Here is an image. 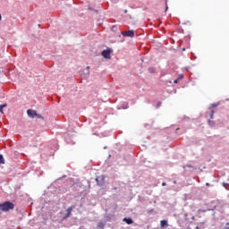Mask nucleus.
Instances as JSON below:
<instances>
[{"instance_id": "4", "label": "nucleus", "mask_w": 229, "mask_h": 229, "mask_svg": "<svg viewBox=\"0 0 229 229\" xmlns=\"http://www.w3.org/2000/svg\"><path fill=\"white\" fill-rule=\"evenodd\" d=\"M111 53H112V51L110 49L103 50L102 51V56L104 58H107L108 60H110V58H111L110 54Z\"/></svg>"}, {"instance_id": "19", "label": "nucleus", "mask_w": 229, "mask_h": 229, "mask_svg": "<svg viewBox=\"0 0 229 229\" xmlns=\"http://www.w3.org/2000/svg\"><path fill=\"white\" fill-rule=\"evenodd\" d=\"M196 229H199V226H196Z\"/></svg>"}, {"instance_id": "17", "label": "nucleus", "mask_w": 229, "mask_h": 229, "mask_svg": "<svg viewBox=\"0 0 229 229\" xmlns=\"http://www.w3.org/2000/svg\"><path fill=\"white\" fill-rule=\"evenodd\" d=\"M87 69H88V71H89V69H90V66H87Z\"/></svg>"}, {"instance_id": "10", "label": "nucleus", "mask_w": 229, "mask_h": 229, "mask_svg": "<svg viewBox=\"0 0 229 229\" xmlns=\"http://www.w3.org/2000/svg\"><path fill=\"white\" fill-rule=\"evenodd\" d=\"M6 104L1 105L0 106V112L3 114V108H5Z\"/></svg>"}, {"instance_id": "13", "label": "nucleus", "mask_w": 229, "mask_h": 229, "mask_svg": "<svg viewBox=\"0 0 229 229\" xmlns=\"http://www.w3.org/2000/svg\"><path fill=\"white\" fill-rule=\"evenodd\" d=\"M214 117V110L211 111V119Z\"/></svg>"}, {"instance_id": "21", "label": "nucleus", "mask_w": 229, "mask_h": 229, "mask_svg": "<svg viewBox=\"0 0 229 229\" xmlns=\"http://www.w3.org/2000/svg\"><path fill=\"white\" fill-rule=\"evenodd\" d=\"M168 9V7L166 6V9L165 10H167Z\"/></svg>"}, {"instance_id": "18", "label": "nucleus", "mask_w": 229, "mask_h": 229, "mask_svg": "<svg viewBox=\"0 0 229 229\" xmlns=\"http://www.w3.org/2000/svg\"><path fill=\"white\" fill-rule=\"evenodd\" d=\"M206 185L208 187V185H210V184L208 182H207Z\"/></svg>"}, {"instance_id": "9", "label": "nucleus", "mask_w": 229, "mask_h": 229, "mask_svg": "<svg viewBox=\"0 0 229 229\" xmlns=\"http://www.w3.org/2000/svg\"><path fill=\"white\" fill-rule=\"evenodd\" d=\"M0 164H4V157L3 155H0Z\"/></svg>"}, {"instance_id": "6", "label": "nucleus", "mask_w": 229, "mask_h": 229, "mask_svg": "<svg viewBox=\"0 0 229 229\" xmlns=\"http://www.w3.org/2000/svg\"><path fill=\"white\" fill-rule=\"evenodd\" d=\"M167 226H169V224L167 223V220H161L160 221L161 229L167 228Z\"/></svg>"}, {"instance_id": "16", "label": "nucleus", "mask_w": 229, "mask_h": 229, "mask_svg": "<svg viewBox=\"0 0 229 229\" xmlns=\"http://www.w3.org/2000/svg\"><path fill=\"white\" fill-rule=\"evenodd\" d=\"M123 12H124V13H128V10H126V9Z\"/></svg>"}, {"instance_id": "14", "label": "nucleus", "mask_w": 229, "mask_h": 229, "mask_svg": "<svg viewBox=\"0 0 229 229\" xmlns=\"http://www.w3.org/2000/svg\"><path fill=\"white\" fill-rule=\"evenodd\" d=\"M182 78H183V75L181 74V75L179 76V78H177V79L182 80Z\"/></svg>"}, {"instance_id": "20", "label": "nucleus", "mask_w": 229, "mask_h": 229, "mask_svg": "<svg viewBox=\"0 0 229 229\" xmlns=\"http://www.w3.org/2000/svg\"><path fill=\"white\" fill-rule=\"evenodd\" d=\"M1 19H2V16H1V14H0V21H1Z\"/></svg>"}, {"instance_id": "5", "label": "nucleus", "mask_w": 229, "mask_h": 229, "mask_svg": "<svg viewBox=\"0 0 229 229\" xmlns=\"http://www.w3.org/2000/svg\"><path fill=\"white\" fill-rule=\"evenodd\" d=\"M27 114H28L29 117H32V118L37 117V115H38L37 111L31 110V109H29L27 111Z\"/></svg>"}, {"instance_id": "1", "label": "nucleus", "mask_w": 229, "mask_h": 229, "mask_svg": "<svg viewBox=\"0 0 229 229\" xmlns=\"http://www.w3.org/2000/svg\"><path fill=\"white\" fill-rule=\"evenodd\" d=\"M15 208V204L10 201H5L0 204V210L2 212H10V210H13Z\"/></svg>"}, {"instance_id": "8", "label": "nucleus", "mask_w": 229, "mask_h": 229, "mask_svg": "<svg viewBox=\"0 0 229 229\" xmlns=\"http://www.w3.org/2000/svg\"><path fill=\"white\" fill-rule=\"evenodd\" d=\"M149 72L153 73L156 72L157 69H155L154 67H150L148 68Z\"/></svg>"}, {"instance_id": "12", "label": "nucleus", "mask_w": 229, "mask_h": 229, "mask_svg": "<svg viewBox=\"0 0 229 229\" xmlns=\"http://www.w3.org/2000/svg\"><path fill=\"white\" fill-rule=\"evenodd\" d=\"M178 81H180V79H175V80L174 81V83H178Z\"/></svg>"}, {"instance_id": "11", "label": "nucleus", "mask_w": 229, "mask_h": 229, "mask_svg": "<svg viewBox=\"0 0 229 229\" xmlns=\"http://www.w3.org/2000/svg\"><path fill=\"white\" fill-rule=\"evenodd\" d=\"M224 229H229V222H227V223L225 224V226Z\"/></svg>"}, {"instance_id": "15", "label": "nucleus", "mask_w": 229, "mask_h": 229, "mask_svg": "<svg viewBox=\"0 0 229 229\" xmlns=\"http://www.w3.org/2000/svg\"><path fill=\"white\" fill-rule=\"evenodd\" d=\"M162 186H163V187H165V182H162Z\"/></svg>"}, {"instance_id": "7", "label": "nucleus", "mask_w": 229, "mask_h": 229, "mask_svg": "<svg viewBox=\"0 0 229 229\" xmlns=\"http://www.w3.org/2000/svg\"><path fill=\"white\" fill-rule=\"evenodd\" d=\"M123 221L124 223H126L127 225H133V219H131V218L125 217V218L123 219Z\"/></svg>"}, {"instance_id": "2", "label": "nucleus", "mask_w": 229, "mask_h": 229, "mask_svg": "<svg viewBox=\"0 0 229 229\" xmlns=\"http://www.w3.org/2000/svg\"><path fill=\"white\" fill-rule=\"evenodd\" d=\"M74 208H76V206H71L66 209V215L64 216L63 219H69V217H71V214H72V210H74Z\"/></svg>"}, {"instance_id": "3", "label": "nucleus", "mask_w": 229, "mask_h": 229, "mask_svg": "<svg viewBox=\"0 0 229 229\" xmlns=\"http://www.w3.org/2000/svg\"><path fill=\"white\" fill-rule=\"evenodd\" d=\"M123 37H130L131 38H133L135 37V31L133 30H127L122 32Z\"/></svg>"}]
</instances>
